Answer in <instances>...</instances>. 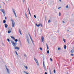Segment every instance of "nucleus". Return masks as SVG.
Here are the masks:
<instances>
[{
	"mask_svg": "<svg viewBox=\"0 0 74 74\" xmlns=\"http://www.w3.org/2000/svg\"><path fill=\"white\" fill-rule=\"evenodd\" d=\"M33 44L34 45V42H32Z\"/></svg>",
	"mask_w": 74,
	"mask_h": 74,
	"instance_id": "56",
	"label": "nucleus"
},
{
	"mask_svg": "<svg viewBox=\"0 0 74 74\" xmlns=\"http://www.w3.org/2000/svg\"><path fill=\"white\" fill-rule=\"evenodd\" d=\"M40 32H42V29H40Z\"/></svg>",
	"mask_w": 74,
	"mask_h": 74,
	"instance_id": "54",
	"label": "nucleus"
},
{
	"mask_svg": "<svg viewBox=\"0 0 74 74\" xmlns=\"http://www.w3.org/2000/svg\"><path fill=\"white\" fill-rule=\"evenodd\" d=\"M8 29H9V28H8Z\"/></svg>",
	"mask_w": 74,
	"mask_h": 74,
	"instance_id": "64",
	"label": "nucleus"
},
{
	"mask_svg": "<svg viewBox=\"0 0 74 74\" xmlns=\"http://www.w3.org/2000/svg\"><path fill=\"white\" fill-rule=\"evenodd\" d=\"M12 11H13V13H14V14L15 15V17H17L16 14V13H15V10H14V9H12Z\"/></svg>",
	"mask_w": 74,
	"mask_h": 74,
	"instance_id": "3",
	"label": "nucleus"
},
{
	"mask_svg": "<svg viewBox=\"0 0 74 74\" xmlns=\"http://www.w3.org/2000/svg\"><path fill=\"white\" fill-rule=\"evenodd\" d=\"M50 60L51 61V62H52V61H53V60L51 58H50Z\"/></svg>",
	"mask_w": 74,
	"mask_h": 74,
	"instance_id": "27",
	"label": "nucleus"
},
{
	"mask_svg": "<svg viewBox=\"0 0 74 74\" xmlns=\"http://www.w3.org/2000/svg\"><path fill=\"white\" fill-rule=\"evenodd\" d=\"M53 73H56V70H55V69H54Z\"/></svg>",
	"mask_w": 74,
	"mask_h": 74,
	"instance_id": "22",
	"label": "nucleus"
},
{
	"mask_svg": "<svg viewBox=\"0 0 74 74\" xmlns=\"http://www.w3.org/2000/svg\"><path fill=\"white\" fill-rule=\"evenodd\" d=\"M12 31V28H10V33H11V32Z\"/></svg>",
	"mask_w": 74,
	"mask_h": 74,
	"instance_id": "12",
	"label": "nucleus"
},
{
	"mask_svg": "<svg viewBox=\"0 0 74 74\" xmlns=\"http://www.w3.org/2000/svg\"><path fill=\"white\" fill-rule=\"evenodd\" d=\"M45 74H48L47 73V72H45Z\"/></svg>",
	"mask_w": 74,
	"mask_h": 74,
	"instance_id": "49",
	"label": "nucleus"
},
{
	"mask_svg": "<svg viewBox=\"0 0 74 74\" xmlns=\"http://www.w3.org/2000/svg\"><path fill=\"white\" fill-rule=\"evenodd\" d=\"M4 25L5 28H7V27H8V25L7 24H5Z\"/></svg>",
	"mask_w": 74,
	"mask_h": 74,
	"instance_id": "13",
	"label": "nucleus"
},
{
	"mask_svg": "<svg viewBox=\"0 0 74 74\" xmlns=\"http://www.w3.org/2000/svg\"><path fill=\"white\" fill-rule=\"evenodd\" d=\"M31 41H32V42H33V39H31Z\"/></svg>",
	"mask_w": 74,
	"mask_h": 74,
	"instance_id": "44",
	"label": "nucleus"
},
{
	"mask_svg": "<svg viewBox=\"0 0 74 74\" xmlns=\"http://www.w3.org/2000/svg\"><path fill=\"white\" fill-rule=\"evenodd\" d=\"M15 52L16 54V55H18V52L17 51H15Z\"/></svg>",
	"mask_w": 74,
	"mask_h": 74,
	"instance_id": "24",
	"label": "nucleus"
},
{
	"mask_svg": "<svg viewBox=\"0 0 74 74\" xmlns=\"http://www.w3.org/2000/svg\"><path fill=\"white\" fill-rule=\"evenodd\" d=\"M11 42H12V44L14 42L13 41V40H11Z\"/></svg>",
	"mask_w": 74,
	"mask_h": 74,
	"instance_id": "23",
	"label": "nucleus"
},
{
	"mask_svg": "<svg viewBox=\"0 0 74 74\" xmlns=\"http://www.w3.org/2000/svg\"><path fill=\"white\" fill-rule=\"evenodd\" d=\"M10 37H11V38H12V39H13V40H14V41H15V37H14L12 36H10Z\"/></svg>",
	"mask_w": 74,
	"mask_h": 74,
	"instance_id": "11",
	"label": "nucleus"
},
{
	"mask_svg": "<svg viewBox=\"0 0 74 74\" xmlns=\"http://www.w3.org/2000/svg\"><path fill=\"white\" fill-rule=\"evenodd\" d=\"M19 41L20 42V45H21V40H19Z\"/></svg>",
	"mask_w": 74,
	"mask_h": 74,
	"instance_id": "28",
	"label": "nucleus"
},
{
	"mask_svg": "<svg viewBox=\"0 0 74 74\" xmlns=\"http://www.w3.org/2000/svg\"><path fill=\"white\" fill-rule=\"evenodd\" d=\"M48 22V23H50V22H51V20H49Z\"/></svg>",
	"mask_w": 74,
	"mask_h": 74,
	"instance_id": "32",
	"label": "nucleus"
},
{
	"mask_svg": "<svg viewBox=\"0 0 74 74\" xmlns=\"http://www.w3.org/2000/svg\"><path fill=\"white\" fill-rule=\"evenodd\" d=\"M14 43H15V44H17V43H16V42H14Z\"/></svg>",
	"mask_w": 74,
	"mask_h": 74,
	"instance_id": "51",
	"label": "nucleus"
},
{
	"mask_svg": "<svg viewBox=\"0 0 74 74\" xmlns=\"http://www.w3.org/2000/svg\"><path fill=\"white\" fill-rule=\"evenodd\" d=\"M26 17L27 18H28V17H27V14L25 15Z\"/></svg>",
	"mask_w": 74,
	"mask_h": 74,
	"instance_id": "29",
	"label": "nucleus"
},
{
	"mask_svg": "<svg viewBox=\"0 0 74 74\" xmlns=\"http://www.w3.org/2000/svg\"><path fill=\"white\" fill-rule=\"evenodd\" d=\"M66 8H69V6L68 5H67L66 6Z\"/></svg>",
	"mask_w": 74,
	"mask_h": 74,
	"instance_id": "33",
	"label": "nucleus"
},
{
	"mask_svg": "<svg viewBox=\"0 0 74 74\" xmlns=\"http://www.w3.org/2000/svg\"><path fill=\"white\" fill-rule=\"evenodd\" d=\"M12 45H13V47H16V44H15V42H14L13 43H12Z\"/></svg>",
	"mask_w": 74,
	"mask_h": 74,
	"instance_id": "7",
	"label": "nucleus"
},
{
	"mask_svg": "<svg viewBox=\"0 0 74 74\" xmlns=\"http://www.w3.org/2000/svg\"><path fill=\"white\" fill-rule=\"evenodd\" d=\"M74 49H73L71 51V53H74Z\"/></svg>",
	"mask_w": 74,
	"mask_h": 74,
	"instance_id": "14",
	"label": "nucleus"
},
{
	"mask_svg": "<svg viewBox=\"0 0 74 74\" xmlns=\"http://www.w3.org/2000/svg\"><path fill=\"white\" fill-rule=\"evenodd\" d=\"M14 49H18V50H19V48L18 47H14Z\"/></svg>",
	"mask_w": 74,
	"mask_h": 74,
	"instance_id": "8",
	"label": "nucleus"
},
{
	"mask_svg": "<svg viewBox=\"0 0 74 74\" xmlns=\"http://www.w3.org/2000/svg\"><path fill=\"white\" fill-rule=\"evenodd\" d=\"M60 47H58V50H60Z\"/></svg>",
	"mask_w": 74,
	"mask_h": 74,
	"instance_id": "39",
	"label": "nucleus"
},
{
	"mask_svg": "<svg viewBox=\"0 0 74 74\" xmlns=\"http://www.w3.org/2000/svg\"><path fill=\"white\" fill-rule=\"evenodd\" d=\"M66 48H67V46H66V45H64V49H66Z\"/></svg>",
	"mask_w": 74,
	"mask_h": 74,
	"instance_id": "17",
	"label": "nucleus"
},
{
	"mask_svg": "<svg viewBox=\"0 0 74 74\" xmlns=\"http://www.w3.org/2000/svg\"><path fill=\"white\" fill-rule=\"evenodd\" d=\"M71 56H74V54H73V53H72V54H71Z\"/></svg>",
	"mask_w": 74,
	"mask_h": 74,
	"instance_id": "36",
	"label": "nucleus"
},
{
	"mask_svg": "<svg viewBox=\"0 0 74 74\" xmlns=\"http://www.w3.org/2000/svg\"><path fill=\"white\" fill-rule=\"evenodd\" d=\"M63 41H64V42L65 43H66V40H65V39H64Z\"/></svg>",
	"mask_w": 74,
	"mask_h": 74,
	"instance_id": "30",
	"label": "nucleus"
},
{
	"mask_svg": "<svg viewBox=\"0 0 74 74\" xmlns=\"http://www.w3.org/2000/svg\"><path fill=\"white\" fill-rule=\"evenodd\" d=\"M14 41H15V42H17L18 39H15Z\"/></svg>",
	"mask_w": 74,
	"mask_h": 74,
	"instance_id": "25",
	"label": "nucleus"
},
{
	"mask_svg": "<svg viewBox=\"0 0 74 74\" xmlns=\"http://www.w3.org/2000/svg\"><path fill=\"white\" fill-rule=\"evenodd\" d=\"M49 72L50 74H52V73L51 72V69H49Z\"/></svg>",
	"mask_w": 74,
	"mask_h": 74,
	"instance_id": "20",
	"label": "nucleus"
},
{
	"mask_svg": "<svg viewBox=\"0 0 74 74\" xmlns=\"http://www.w3.org/2000/svg\"><path fill=\"white\" fill-rule=\"evenodd\" d=\"M7 40L8 42H10V39H8Z\"/></svg>",
	"mask_w": 74,
	"mask_h": 74,
	"instance_id": "40",
	"label": "nucleus"
},
{
	"mask_svg": "<svg viewBox=\"0 0 74 74\" xmlns=\"http://www.w3.org/2000/svg\"><path fill=\"white\" fill-rule=\"evenodd\" d=\"M28 68V67H27V66H25V69H27Z\"/></svg>",
	"mask_w": 74,
	"mask_h": 74,
	"instance_id": "37",
	"label": "nucleus"
},
{
	"mask_svg": "<svg viewBox=\"0 0 74 74\" xmlns=\"http://www.w3.org/2000/svg\"><path fill=\"white\" fill-rule=\"evenodd\" d=\"M58 33L59 32V31H58Z\"/></svg>",
	"mask_w": 74,
	"mask_h": 74,
	"instance_id": "62",
	"label": "nucleus"
},
{
	"mask_svg": "<svg viewBox=\"0 0 74 74\" xmlns=\"http://www.w3.org/2000/svg\"><path fill=\"white\" fill-rule=\"evenodd\" d=\"M21 46V45H20Z\"/></svg>",
	"mask_w": 74,
	"mask_h": 74,
	"instance_id": "61",
	"label": "nucleus"
},
{
	"mask_svg": "<svg viewBox=\"0 0 74 74\" xmlns=\"http://www.w3.org/2000/svg\"><path fill=\"white\" fill-rule=\"evenodd\" d=\"M8 33H10V31H8Z\"/></svg>",
	"mask_w": 74,
	"mask_h": 74,
	"instance_id": "53",
	"label": "nucleus"
},
{
	"mask_svg": "<svg viewBox=\"0 0 74 74\" xmlns=\"http://www.w3.org/2000/svg\"><path fill=\"white\" fill-rule=\"evenodd\" d=\"M36 26H37V27H39V26H40V25H41V23H39L38 25H37V24L36 23Z\"/></svg>",
	"mask_w": 74,
	"mask_h": 74,
	"instance_id": "10",
	"label": "nucleus"
},
{
	"mask_svg": "<svg viewBox=\"0 0 74 74\" xmlns=\"http://www.w3.org/2000/svg\"><path fill=\"white\" fill-rule=\"evenodd\" d=\"M59 1H61V0H59Z\"/></svg>",
	"mask_w": 74,
	"mask_h": 74,
	"instance_id": "58",
	"label": "nucleus"
},
{
	"mask_svg": "<svg viewBox=\"0 0 74 74\" xmlns=\"http://www.w3.org/2000/svg\"><path fill=\"white\" fill-rule=\"evenodd\" d=\"M6 70L7 73H8V74H9V73H10V71H9V69H8V68H7V66H6Z\"/></svg>",
	"mask_w": 74,
	"mask_h": 74,
	"instance_id": "4",
	"label": "nucleus"
},
{
	"mask_svg": "<svg viewBox=\"0 0 74 74\" xmlns=\"http://www.w3.org/2000/svg\"><path fill=\"white\" fill-rule=\"evenodd\" d=\"M30 38L31 40L32 39V38L31 36H30Z\"/></svg>",
	"mask_w": 74,
	"mask_h": 74,
	"instance_id": "45",
	"label": "nucleus"
},
{
	"mask_svg": "<svg viewBox=\"0 0 74 74\" xmlns=\"http://www.w3.org/2000/svg\"><path fill=\"white\" fill-rule=\"evenodd\" d=\"M40 26H41V27H42V24L40 23Z\"/></svg>",
	"mask_w": 74,
	"mask_h": 74,
	"instance_id": "38",
	"label": "nucleus"
},
{
	"mask_svg": "<svg viewBox=\"0 0 74 74\" xmlns=\"http://www.w3.org/2000/svg\"><path fill=\"white\" fill-rule=\"evenodd\" d=\"M62 22H63V23H65V22H64V21H62Z\"/></svg>",
	"mask_w": 74,
	"mask_h": 74,
	"instance_id": "46",
	"label": "nucleus"
},
{
	"mask_svg": "<svg viewBox=\"0 0 74 74\" xmlns=\"http://www.w3.org/2000/svg\"><path fill=\"white\" fill-rule=\"evenodd\" d=\"M25 1V0H23V2L24 3V2Z\"/></svg>",
	"mask_w": 74,
	"mask_h": 74,
	"instance_id": "55",
	"label": "nucleus"
},
{
	"mask_svg": "<svg viewBox=\"0 0 74 74\" xmlns=\"http://www.w3.org/2000/svg\"><path fill=\"white\" fill-rule=\"evenodd\" d=\"M46 45L47 46V49H48H48H49V47H48V44H47V43L46 44Z\"/></svg>",
	"mask_w": 74,
	"mask_h": 74,
	"instance_id": "15",
	"label": "nucleus"
},
{
	"mask_svg": "<svg viewBox=\"0 0 74 74\" xmlns=\"http://www.w3.org/2000/svg\"><path fill=\"white\" fill-rule=\"evenodd\" d=\"M41 40H42V41L43 42H44V36H42L41 37Z\"/></svg>",
	"mask_w": 74,
	"mask_h": 74,
	"instance_id": "6",
	"label": "nucleus"
},
{
	"mask_svg": "<svg viewBox=\"0 0 74 74\" xmlns=\"http://www.w3.org/2000/svg\"><path fill=\"white\" fill-rule=\"evenodd\" d=\"M24 56H25V57H26V55L25 54H24Z\"/></svg>",
	"mask_w": 74,
	"mask_h": 74,
	"instance_id": "42",
	"label": "nucleus"
},
{
	"mask_svg": "<svg viewBox=\"0 0 74 74\" xmlns=\"http://www.w3.org/2000/svg\"><path fill=\"white\" fill-rule=\"evenodd\" d=\"M67 31H68V32H69V30H67Z\"/></svg>",
	"mask_w": 74,
	"mask_h": 74,
	"instance_id": "59",
	"label": "nucleus"
},
{
	"mask_svg": "<svg viewBox=\"0 0 74 74\" xmlns=\"http://www.w3.org/2000/svg\"><path fill=\"white\" fill-rule=\"evenodd\" d=\"M60 8H61V7H59L58 8V9H60Z\"/></svg>",
	"mask_w": 74,
	"mask_h": 74,
	"instance_id": "50",
	"label": "nucleus"
},
{
	"mask_svg": "<svg viewBox=\"0 0 74 74\" xmlns=\"http://www.w3.org/2000/svg\"><path fill=\"white\" fill-rule=\"evenodd\" d=\"M3 23H6V21H5V20H4L3 21Z\"/></svg>",
	"mask_w": 74,
	"mask_h": 74,
	"instance_id": "18",
	"label": "nucleus"
},
{
	"mask_svg": "<svg viewBox=\"0 0 74 74\" xmlns=\"http://www.w3.org/2000/svg\"><path fill=\"white\" fill-rule=\"evenodd\" d=\"M42 3V4H43V3Z\"/></svg>",
	"mask_w": 74,
	"mask_h": 74,
	"instance_id": "60",
	"label": "nucleus"
},
{
	"mask_svg": "<svg viewBox=\"0 0 74 74\" xmlns=\"http://www.w3.org/2000/svg\"><path fill=\"white\" fill-rule=\"evenodd\" d=\"M46 71H47V69H46Z\"/></svg>",
	"mask_w": 74,
	"mask_h": 74,
	"instance_id": "63",
	"label": "nucleus"
},
{
	"mask_svg": "<svg viewBox=\"0 0 74 74\" xmlns=\"http://www.w3.org/2000/svg\"><path fill=\"white\" fill-rule=\"evenodd\" d=\"M59 16H61V13H60V12H59Z\"/></svg>",
	"mask_w": 74,
	"mask_h": 74,
	"instance_id": "31",
	"label": "nucleus"
},
{
	"mask_svg": "<svg viewBox=\"0 0 74 74\" xmlns=\"http://www.w3.org/2000/svg\"><path fill=\"white\" fill-rule=\"evenodd\" d=\"M43 66L45 69H46V66H45V64H44V61L43 62Z\"/></svg>",
	"mask_w": 74,
	"mask_h": 74,
	"instance_id": "9",
	"label": "nucleus"
},
{
	"mask_svg": "<svg viewBox=\"0 0 74 74\" xmlns=\"http://www.w3.org/2000/svg\"><path fill=\"white\" fill-rule=\"evenodd\" d=\"M25 15L27 14L26 13V12H25Z\"/></svg>",
	"mask_w": 74,
	"mask_h": 74,
	"instance_id": "52",
	"label": "nucleus"
},
{
	"mask_svg": "<svg viewBox=\"0 0 74 74\" xmlns=\"http://www.w3.org/2000/svg\"><path fill=\"white\" fill-rule=\"evenodd\" d=\"M29 34V36L30 37H31V36H30V34Z\"/></svg>",
	"mask_w": 74,
	"mask_h": 74,
	"instance_id": "47",
	"label": "nucleus"
},
{
	"mask_svg": "<svg viewBox=\"0 0 74 74\" xmlns=\"http://www.w3.org/2000/svg\"><path fill=\"white\" fill-rule=\"evenodd\" d=\"M72 60L71 59H70V61H71Z\"/></svg>",
	"mask_w": 74,
	"mask_h": 74,
	"instance_id": "57",
	"label": "nucleus"
},
{
	"mask_svg": "<svg viewBox=\"0 0 74 74\" xmlns=\"http://www.w3.org/2000/svg\"><path fill=\"white\" fill-rule=\"evenodd\" d=\"M10 21L12 22V27H15V21L12 18L11 19Z\"/></svg>",
	"mask_w": 74,
	"mask_h": 74,
	"instance_id": "1",
	"label": "nucleus"
},
{
	"mask_svg": "<svg viewBox=\"0 0 74 74\" xmlns=\"http://www.w3.org/2000/svg\"><path fill=\"white\" fill-rule=\"evenodd\" d=\"M19 32L20 33V34L22 35V32H21V30H20V29H19Z\"/></svg>",
	"mask_w": 74,
	"mask_h": 74,
	"instance_id": "16",
	"label": "nucleus"
},
{
	"mask_svg": "<svg viewBox=\"0 0 74 74\" xmlns=\"http://www.w3.org/2000/svg\"><path fill=\"white\" fill-rule=\"evenodd\" d=\"M1 11L2 12L3 14H5V11H4V9H1Z\"/></svg>",
	"mask_w": 74,
	"mask_h": 74,
	"instance_id": "5",
	"label": "nucleus"
},
{
	"mask_svg": "<svg viewBox=\"0 0 74 74\" xmlns=\"http://www.w3.org/2000/svg\"><path fill=\"white\" fill-rule=\"evenodd\" d=\"M45 21H47V16H45Z\"/></svg>",
	"mask_w": 74,
	"mask_h": 74,
	"instance_id": "43",
	"label": "nucleus"
},
{
	"mask_svg": "<svg viewBox=\"0 0 74 74\" xmlns=\"http://www.w3.org/2000/svg\"><path fill=\"white\" fill-rule=\"evenodd\" d=\"M47 53L48 54H49V51L48 50L47 51Z\"/></svg>",
	"mask_w": 74,
	"mask_h": 74,
	"instance_id": "21",
	"label": "nucleus"
},
{
	"mask_svg": "<svg viewBox=\"0 0 74 74\" xmlns=\"http://www.w3.org/2000/svg\"><path fill=\"white\" fill-rule=\"evenodd\" d=\"M5 20L7 19V17H5Z\"/></svg>",
	"mask_w": 74,
	"mask_h": 74,
	"instance_id": "48",
	"label": "nucleus"
},
{
	"mask_svg": "<svg viewBox=\"0 0 74 74\" xmlns=\"http://www.w3.org/2000/svg\"><path fill=\"white\" fill-rule=\"evenodd\" d=\"M29 15H30V16H32V14H31V13H30V12H29Z\"/></svg>",
	"mask_w": 74,
	"mask_h": 74,
	"instance_id": "35",
	"label": "nucleus"
},
{
	"mask_svg": "<svg viewBox=\"0 0 74 74\" xmlns=\"http://www.w3.org/2000/svg\"><path fill=\"white\" fill-rule=\"evenodd\" d=\"M28 11L29 12H30V10H29V8H28Z\"/></svg>",
	"mask_w": 74,
	"mask_h": 74,
	"instance_id": "41",
	"label": "nucleus"
},
{
	"mask_svg": "<svg viewBox=\"0 0 74 74\" xmlns=\"http://www.w3.org/2000/svg\"><path fill=\"white\" fill-rule=\"evenodd\" d=\"M27 41L28 44H30V42L29 41V39H28L27 40Z\"/></svg>",
	"mask_w": 74,
	"mask_h": 74,
	"instance_id": "19",
	"label": "nucleus"
},
{
	"mask_svg": "<svg viewBox=\"0 0 74 74\" xmlns=\"http://www.w3.org/2000/svg\"><path fill=\"white\" fill-rule=\"evenodd\" d=\"M40 49L41 51H42V47H40Z\"/></svg>",
	"mask_w": 74,
	"mask_h": 74,
	"instance_id": "26",
	"label": "nucleus"
},
{
	"mask_svg": "<svg viewBox=\"0 0 74 74\" xmlns=\"http://www.w3.org/2000/svg\"><path fill=\"white\" fill-rule=\"evenodd\" d=\"M34 59L36 63L38 66H39V64L38 63V60H37V59H36L35 57H34Z\"/></svg>",
	"mask_w": 74,
	"mask_h": 74,
	"instance_id": "2",
	"label": "nucleus"
},
{
	"mask_svg": "<svg viewBox=\"0 0 74 74\" xmlns=\"http://www.w3.org/2000/svg\"><path fill=\"white\" fill-rule=\"evenodd\" d=\"M34 16L35 18H36V15H34Z\"/></svg>",
	"mask_w": 74,
	"mask_h": 74,
	"instance_id": "34",
	"label": "nucleus"
}]
</instances>
